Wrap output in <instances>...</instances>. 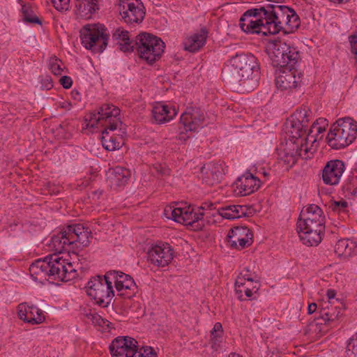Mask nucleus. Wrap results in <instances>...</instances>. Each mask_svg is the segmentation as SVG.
<instances>
[{"label":"nucleus","mask_w":357,"mask_h":357,"mask_svg":"<svg viewBox=\"0 0 357 357\" xmlns=\"http://www.w3.org/2000/svg\"><path fill=\"white\" fill-rule=\"evenodd\" d=\"M259 66L252 54H239L231 57L222 69L225 79L231 82L247 86L258 77Z\"/></svg>","instance_id":"obj_1"},{"label":"nucleus","mask_w":357,"mask_h":357,"mask_svg":"<svg viewBox=\"0 0 357 357\" xmlns=\"http://www.w3.org/2000/svg\"><path fill=\"white\" fill-rule=\"evenodd\" d=\"M92 238L91 231L82 224L68 225L62 231L52 236L50 247L56 254H62L82 246H87Z\"/></svg>","instance_id":"obj_2"},{"label":"nucleus","mask_w":357,"mask_h":357,"mask_svg":"<svg viewBox=\"0 0 357 357\" xmlns=\"http://www.w3.org/2000/svg\"><path fill=\"white\" fill-rule=\"evenodd\" d=\"M357 135V123L351 118L339 119L331 128L326 140L333 149H343L353 142Z\"/></svg>","instance_id":"obj_3"},{"label":"nucleus","mask_w":357,"mask_h":357,"mask_svg":"<svg viewBox=\"0 0 357 357\" xmlns=\"http://www.w3.org/2000/svg\"><path fill=\"white\" fill-rule=\"evenodd\" d=\"M266 52L272 64L280 68L294 67L300 58L296 47L281 40L269 41L266 46Z\"/></svg>","instance_id":"obj_4"},{"label":"nucleus","mask_w":357,"mask_h":357,"mask_svg":"<svg viewBox=\"0 0 357 357\" xmlns=\"http://www.w3.org/2000/svg\"><path fill=\"white\" fill-rule=\"evenodd\" d=\"M135 45L139 57L148 63L159 59L165 48V43L160 38L147 33L138 35Z\"/></svg>","instance_id":"obj_5"},{"label":"nucleus","mask_w":357,"mask_h":357,"mask_svg":"<svg viewBox=\"0 0 357 357\" xmlns=\"http://www.w3.org/2000/svg\"><path fill=\"white\" fill-rule=\"evenodd\" d=\"M112 282L106 278V274L104 278L100 276L92 278L87 283L86 293L91 297L95 303L102 307H107L114 296L112 290Z\"/></svg>","instance_id":"obj_6"},{"label":"nucleus","mask_w":357,"mask_h":357,"mask_svg":"<svg viewBox=\"0 0 357 357\" xmlns=\"http://www.w3.org/2000/svg\"><path fill=\"white\" fill-rule=\"evenodd\" d=\"M80 38L85 48L102 52L107 45L109 35L101 24H86L80 31Z\"/></svg>","instance_id":"obj_7"},{"label":"nucleus","mask_w":357,"mask_h":357,"mask_svg":"<svg viewBox=\"0 0 357 357\" xmlns=\"http://www.w3.org/2000/svg\"><path fill=\"white\" fill-rule=\"evenodd\" d=\"M314 221L300 216L297 220L296 229L299 238L307 246L317 245L321 241L325 229V223Z\"/></svg>","instance_id":"obj_8"},{"label":"nucleus","mask_w":357,"mask_h":357,"mask_svg":"<svg viewBox=\"0 0 357 357\" xmlns=\"http://www.w3.org/2000/svg\"><path fill=\"white\" fill-rule=\"evenodd\" d=\"M266 17L270 34H276L281 29H286L285 23L291 13V8L285 6L268 4L260 10Z\"/></svg>","instance_id":"obj_9"},{"label":"nucleus","mask_w":357,"mask_h":357,"mask_svg":"<svg viewBox=\"0 0 357 357\" xmlns=\"http://www.w3.org/2000/svg\"><path fill=\"white\" fill-rule=\"evenodd\" d=\"M205 121V114L199 108H188L182 114L178 126V139L186 141L188 132H195L202 128Z\"/></svg>","instance_id":"obj_10"},{"label":"nucleus","mask_w":357,"mask_h":357,"mask_svg":"<svg viewBox=\"0 0 357 357\" xmlns=\"http://www.w3.org/2000/svg\"><path fill=\"white\" fill-rule=\"evenodd\" d=\"M260 8H253L247 10L240 19L241 29L248 33H262L264 36L270 34L267 20Z\"/></svg>","instance_id":"obj_11"},{"label":"nucleus","mask_w":357,"mask_h":357,"mask_svg":"<svg viewBox=\"0 0 357 357\" xmlns=\"http://www.w3.org/2000/svg\"><path fill=\"white\" fill-rule=\"evenodd\" d=\"M50 279L60 281H68L76 275V270L68 259L60 257L58 254L50 255L49 259Z\"/></svg>","instance_id":"obj_12"},{"label":"nucleus","mask_w":357,"mask_h":357,"mask_svg":"<svg viewBox=\"0 0 357 357\" xmlns=\"http://www.w3.org/2000/svg\"><path fill=\"white\" fill-rule=\"evenodd\" d=\"M118 10L127 24L139 23L145 15L144 7L140 0H119Z\"/></svg>","instance_id":"obj_13"},{"label":"nucleus","mask_w":357,"mask_h":357,"mask_svg":"<svg viewBox=\"0 0 357 357\" xmlns=\"http://www.w3.org/2000/svg\"><path fill=\"white\" fill-rule=\"evenodd\" d=\"M316 142L317 139H314L312 135L305 139L304 144L303 143L302 139L300 143V146L299 142L297 141L296 144H293L294 146H296V149L294 147L292 149V151L296 150L295 153H285L282 158V160L287 165L291 167L296 162L298 157L305 160L311 158L316 151V146H314Z\"/></svg>","instance_id":"obj_14"},{"label":"nucleus","mask_w":357,"mask_h":357,"mask_svg":"<svg viewBox=\"0 0 357 357\" xmlns=\"http://www.w3.org/2000/svg\"><path fill=\"white\" fill-rule=\"evenodd\" d=\"M138 349L137 340L130 337H117L109 345L114 357H135Z\"/></svg>","instance_id":"obj_15"},{"label":"nucleus","mask_w":357,"mask_h":357,"mask_svg":"<svg viewBox=\"0 0 357 357\" xmlns=\"http://www.w3.org/2000/svg\"><path fill=\"white\" fill-rule=\"evenodd\" d=\"M303 74L291 68H281L275 77V85L281 91L296 89L302 82Z\"/></svg>","instance_id":"obj_16"},{"label":"nucleus","mask_w":357,"mask_h":357,"mask_svg":"<svg viewBox=\"0 0 357 357\" xmlns=\"http://www.w3.org/2000/svg\"><path fill=\"white\" fill-rule=\"evenodd\" d=\"M337 314H319L307 324L305 333L311 338H316L328 331V327L335 325Z\"/></svg>","instance_id":"obj_17"},{"label":"nucleus","mask_w":357,"mask_h":357,"mask_svg":"<svg viewBox=\"0 0 357 357\" xmlns=\"http://www.w3.org/2000/svg\"><path fill=\"white\" fill-rule=\"evenodd\" d=\"M106 278L111 281L114 280L116 289L120 296L130 298L134 295L136 285L130 275L113 271L106 273Z\"/></svg>","instance_id":"obj_18"},{"label":"nucleus","mask_w":357,"mask_h":357,"mask_svg":"<svg viewBox=\"0 0 357 357\" xmlns=\"http://www.w3.org/2000/svg\"><path fill=\"white\" fill-rule=\"evenodd\" d=\"M98 114L102 121V135L107 130H115L121 124L120 120V109L112 104H104L98 108Z\"/></svg>","instance_id":"obj_19"},{"label":"nucleus","mask_w":357,"mask_h":357,"mask_svg":"<svg viewBox=\"0 0 357 357\" xmlns=\"http://www.w3.org/2000/svg\"><path fill=\"white\" fill-rule=\"evenodd\" d=\"M253 234L247 227L238 226L231 229L227 234V243L231 248L242 250L253 242Z\"/></svg>","instance_id":"obj_20"},{"label":"nucleus","mask_w":357,"mask_h":357,"mask_svg":"<svg viewBox=\"0 0 357 357\" xmlns=\"http://www.w3.org/2000/svg\"><path fill=\"white\" fill-rule=\"evenodd\" d=\"M174 252L168 243L152 246L147 252L148 260L158 266H165L173 259Z\"/></svg>","instance_id":"obj_21"},{"label":"nucleus","mask_w":357,"mask_h":357,"mask_svg":"<svg viewBox=\"0 0 357 357\" xmlns=\"http://www.w3.org/2000/svg\"><path fill=\"white\" fill-rule=\"evenodd\" d=\"M344 164L342 160H333L328 162L322 172L324 182L331 185L337 184L344 172Z\"/></svg>","instance_id":"obj_22"},{"label":"nucleus","mask_w":357,"mask_h":357,"mask_svg":"<svg viewBox=\"0 0 357 357\" xmlns=\"http://www.w3.org/2000/svg\"><path fill=\"white\" fill-rule=\"evenodd\" d=\"M236 191L241 196H246L256 191L260 186V181L250 173H245L235 183Z\"/></svg>","instance_id":"obj_23"},{"label":"nucleus","mask_w":357,"mask_h":357,"mask_svg":"<svg viewBox=\"0 0 357 357\" xmlns=\"http://www.w3.org/2000/svg\"><path fill=\"white\" fill-rule=\"evenodd\" d=\"M245 278L237 277L235 282V293L239 300L250 299L259 289V283L245 281Z\"/></svg>","instance_id":"obj_24"},{"label":"nucleus","mask_w":357,"mask_h":357,"mask_svg":"<svg viewBox=\"0 0 357 357\" xmlns=\"http://www.w3.org/2000/svg\"><path fill=\"white\" fill-rule=\"evenodd\" d=\"M50 256L46 257L44 259H38L32 263L29 267L31 276L35 281L43 282L44 280L50 279L49 263Z\"/></svg>","instance_id":"obj_25"},{"label":"nucleus","mask_w":357,"mask_h":357,"mask_svg":"<svg viewBox=\"0 0 357 357\" xmlns=\"http://www.w3.org/2000/svg\"><path fill=\"white\" fill-rule=\"evenodd\" d=\"M222 168L220 165L209 162L200 168L202 178L204 183L208 185H213L219 183L222 176Z\"/></svg>","instance_id":"obj_26"},{"label":"nucleus","mask_w":357,"mask_h":357,"mask_svg":"<svg viewBox=\"0 0 357 357\" xmlns=\"http://www.w3.org/2000/svg\"><path fill=\"white\" fill-rule=\"evenodd\" d=\"M309 112L307 108H300L291 115V128L299 137L302 135L303 131L306 132L308 127Z\"/></svg>","instance_id":"obj_27"},{"label":"nucleus","mask_w":357,"mask_h":357,"mask_svg":"<svg viewBox=\"0 0 357 357\" xmlns=\"http://www.w3.org/2000/svg\"><path fill=\"white\" fill-rule=\"evenodd\" d=\"M191 206H167L165 208V214L169 218H172L174 221L185 225L186 222H189L191 219L189 218L190 215Z\"/></svg>","instance_id":"obj_28"},{"label":"nucleus","mask_w":357,"mask_h":357,"mask_svg":"<svg viewBox=\"0 0 357 357\" xmlns=\"http://www.w3.org/2000/svg\"><path fill=\"white\" fill-rule=\"evenodd\" d=\"M152 113L156 122L163 123L172 119L177 114V110L174 107H169L166 105L157 103L153 106Z\"/></svg>","instance_id":"obj_29"},{"label":"nucleus","mask_w":357,"mask_h":357,"mask_svg":"<svg viewBox=\"0 0 357 357\" xmlns=\"http://www.w3.org/2000/svg\"><path fill=\"white\" fill-rule=\"evenodd\" d=\"M99 0H75V12L82 18L89 19L98 9Z\"/></svg>","instance_id":"obj_30"},{"label":"nucleus","mask_w":357,"mask_h":357,"mask_svg":"<svg viewBox=\"0 0 357 357\" xmlns=\"http://www.w3.org/2000/svg\"><path fill=\"white\" fill-rule=\"evenodd\" d=\"M130 176V170L121 167H116L113 169H110L107 174V178L112 185L118 187L124 186Z\"/></svg>","instance_id":"obj_31"},{"label":"nucleus","mask_w":357,"mask_h":357,"mask_svg":"<svg viewBox=\"0 0 357 357\" xmlns=\"http://www.w3.org/2000/svg\"><path fill=\"white\" fill-rule=\"evenodd\" d=\"M215 214L226 219H235L245 215L246 209L241 205H228L220 208Z\"/></svg>","instance_id":"obj_32"},{"label":"nucleus","mask_w":357,"mask_h":357,"mask_svg":"<svg viewBox=\"0 0 357 357\" xmlns=\"http://www.w3.org/2000/svg\"><path fill=\"white\" fill-rule=\"evenodd\" d=\"M300 217L307 218L310 220L325 223L324 213L320 207L315 204H310L303 207L301 211Z\"/></svg>","instance_id":"obj_33"},{"label":"nucleus","mask_w":357,"mask_h":357,"mask_svg":"<svg viewBox=\"0 0 357 357\" xmlns=\"http://www.w3.org/2000/svg\"><path fill=\"white\" fill-rule=\"evenodd\" d=\"M356 247L354 242L348 239H342L336 243L335 252L340 257L348 258L353 255Z\"/></svg>","instance_id":"obj_34"},{"label":"nucleus","mask_w":357,"mask_h":357,"mask_svg":"<svg viewBox=\"0 0 357 357\" xmlns=\"http://www.w3.org/2000/svg\"><path fill=\"white\" fill-rule=\"evenodd\" d=\"M206 39V32L204 31L194 34L187 40L185 50L192 52L199 50L204 45Z\"/></svg>","instance_id":"obj_35"},{"label":"nucleus","mask_w":357,"mask_h":357,"mask_svg":"<svg viewBox=\"0 0 357 357\" xmlns=\"http://www.w3.org/2000/svg\"><path fill=\"white\" fill-rule=\"evenodd\" d=\"M335 296L336 291L334 289H330L326 291V299L328 305L324 308L330 310H345L347 309L345 303L342 301L337 299Z\"/></svg>","instance_id":"obj_36"},{"label":"nucleus","mask_w":357,"mask_h":357,"mask_svg":"<svg viewBox=\"0 0 357 357\" xmlns=\"http://www.w3.org/2000/svg\"><path fill=\"white\" fill-rule=\"evenodd\" d=\"M87 318L91 319L93 324L102 331H109L113 328L111 321L102 317L100 314H86Z\"/></svg>","instance_id":"obj_37"},{"label":"nucleus","mask_w":357,"mask_h":357,"mask_svg":"<svg viewBox=\"0 0 357 357\" xmlns=\"http://www.w3.org/2000/svg\"><path fill=\"white\" fill-rule=\"evenodd\" d=\"M123 140L120 137H114L108 136V130L107 133L102 135V144L103 147L108 151H115L119 149L122 144Z\"/></svg>","instance_id":"obj_38"},{"label":"nucleus","mask_w":357,"mask_h":357,"mask_svg":"<svg viewBox=\"0 0 357 357\" xmlns=\"http://www.w3.org/2000/svg\"><path fill=\"white\" fill-rule=\"evenodd\" d=\"M19 318L31 325L40 324L45 320L44 314H17Z\"/></svg>","instance_id":"obj_39"},{"label":"nucleus","mask_w":357,"mask_h":357,"mask_svg":"<svg viewBox=\"0 0 357 357\" xmlns=\"http://www.w3.org/2000/svg\"><path fill=\"white\" fill-rule=\"evenodd\" d=\"M100 114H98V112L97 113L96 112H91L89 114L85 117V127L87 128H95L98 126V125L101 127H102V119L100 118Z\"/></svg>","instance_id":"obj_40"},{"label":"nucleus","mask_w":357,"mask_h":357,"mask_svg":"<svg viewBox=\"0 0 357 357\" xmlns=\"http://www.w3.org/2000/svg\"><path fill=\"white\" fill-rule=\"evenodd\" d=\"M323 123L324 124H326V120L324 119H319V120L317 121V123H313L312 126H311V128L310 130V132L308 133L307 138H308L310 136L312 135V136H313V137L314 139H316L317 140L319 139L318 135L319 134L322 133L325 130L324 126H319V123Z\"/></svg>","instance_id":"obj_41"},{"label":"nucleus","mask_w":357,"mask_h":357,"mask_svg":"<svg viewBox=\"0 0 357 357\" xmlns=\"http://www.w3.org/2000/svg\"><path fill=\"white\" fill-rule=\"evenodd\" d=\"M285 23L286 29L292 31L299 26V17L295 13V11L291 8V13Z\"/></svg>","instance_id":"obj_42"},{"label":"nucleus","mask_w":357,"mask_h":357,"mask_svg":"<svg viewBox=\"0 0 357 357\" xmlns=\"http://www.w3.org/2000/svg\"><path fill=\"white\" fill-rule=\"evenodd\" d=\"M347 357H357V333L348 342L346 350Z\"/></svg>","instance_id":"obj_43"},{"label":"nucleus","mask_w":357,"mask_h":357,"mask_svg":"<svg viewBox=\"0 0 357 357\" xmlns=\"http://www.w3.org/2000/svg\"><path fill=\"white\" fill-rule=\"evenodd\" d=\"M113 38L116 40V43H122L128 41L130 39L129 33L121 29H117L113 33Z\"/></svg>","instance_id":"obj_44"},{"label":"nucleus","mask_w":357,"mask_h":357,"mask_svg":"<svg viewBox=\"0 0 357 357\" xmlns=\"http://www.w3.org/2000/svg\"><path fill=\"white\" fill-rule=\"evenodd\" d=\"M61 61L56 58H51L49 61L50 69L56 75L61 74Z\"/></svg>","instance_id":"obj_45"},{"label":"nucleus","mask_w":357,"mask_h":357,"mask_svg":"<svg viewBox=\"0 0 357 357\" xmlns=\"http://www.w3.org/2000/svg\"><path fill=\"white\" fill-rule=\"evenodd\" d=\"M33 311L40 312L36 305L26 302L19 304L17 308V312H32Z\"/></svg>","instance_id":"obj_46"},{"label":"nucleus","mask_w":357,"mask_h":357,"mask_svg":"<svg viewBox=\"0 0 357 357\" xmlns=\"http://www.w3.org/2000/svg\"><path fill=\"white\" fill-rule=\"evenodd\" d=\"M238 277L245 278V281L254 283H259L257 275L255 273H251L249 268H244Z\"/></svg>","instance_id":"obj_47"},{"label":"nucleus","mask_w":357,"mask_h":357,"mask_svg":"<svg viewBox=\"0 0 357 357\" xmlns=\"http://www.w3.org/2000/svg\"><path fill=\"white\" fill-rule=\"evenodd\" d=\"M135 357H158L157 354L152 347H142L137 350Z\"/></svg>","instance_id":"obj_48"},{"label":"nucleus","mask_w":357,"mask_h":357,"mask_svg":"<svg viewBox=\"0 0 357 357\" xmlns=\"http://www.w3.org/2000/svg\"><path fill=\"white\" fill-rule=\"evenodd\" d=\"M209 214H210V213H208V212H206V213H204L202 211L194 212L193 208H191L190 215L189 218H190L192 220H189V222H186L185 225H192L193 223L202 219L204 215H208Z\"/></svg>","instance_id":"obj_49"},{"label":"nucleus","mask_w":357,"mask_h":357,"mask_svg":"<svg viewBox=\"0 0 357 357\" xmlns=\"http://www.w3.org/2000/svg\"><path fill=\"white\" fill-rule=\"evenodd\" d=\"M51 1L59 11L67 10L70 6V0H51Z\"/></svg>","instance_id":"obj_50"},{"label":"nucleus","mask_w":357,"mask_h":357,"mask_svg":"<svg viewBox=\"0 0 357 357\" xmlns=\"http://www.w3.org/2000/svg\"><path fill=\"white\" fill-rule=\"evenodd\" d=\"M223 337L215 338L212 337L210 339V344L211 349L215 353H220L222 349Z\"/></svg>","instance_id":"obj_51"},{"label":"nucleus","mask_w":357,"mask_h":357,"mask_svg":"<svg viewBox=\"0 0 357 357\" xmlns=\"http://www.w3.org/2000/svg\"><path fill=\"white\" fill-rule=\"evenodd\" d=\"M211 338L215 337V338H220L223 337V328L220 322H216L211 331Z\"/></svg>","instance_id":"obj_52"},{"label":"nucleus","mask_w":357,"mask_h":357,"mask_svg":"<svg viewBox=\"0 0 357 357\" xmlns=\"http://www.w3.org/2000/svg\"><path fill=\"white\" fill-rule=\"evenodd\" d=\"M116 45H118V48H119V50L123 52H129L133 51L134 46L136 45L135 42L134 43L131 40L123 42L122 43H116Z\"/></svg>","instance_id":"obj_53"},{"label":"nucleus","mask_w":357,"mask_h":357,"mask_svg":"<svg viewBox=\"0 0 357 357\" xmlns=\"http://www.w3.org/2000/svg\"><path fill=\"white\" fill-rule=\"evenodd\" d=\"M349 38L351 45V52L354 55L355 60L357 62V36L353 35L349 36Z\"/></svg>","instance_id":"obj_54"},{"label":"nucleus","mask_w":357,"mask_h":357,"mask_svg":"<svg viewBox=\"0 0 357 357\" xmlns=\"http://www.w3.org/2000/svg\"><path fill=\"white\" fill-rule=\"evenodd\" d=\"M348 206V204L346 201H340V202H334L331 208L334 211L340 212L341 211H344Z\"/></svg>","instance_id":"obj_55"},{"label":"nucleus","mask_w":357,"mask_h":357,"mask_svg":"<svg viewBox=\"0 0 357 357\" xmlns=\"http://www.w3.org/2000/svg\"><path fill=\"white\" fill-rule=\"evenodd\" d=\"M153 168L156 172L161 175H168L170 172L169 169H168L165 165H162L161 164L155 165Z\"/></svg>","instance_id":"obj_56"},{"label":"nucleus","mask_w":357,"mask_h":357,"mask_svg":"<svg viewBox=\"0 0 357 357\" xmlns=\"http://www.w3.org/2000/svg\"><path fill=\"white\" fill-rule=\"evenodd\" d=\"M60 83L65 89H69L72 86L73 81L70 77L63 76L60 79Z\"/></svg>","instance_id":"obj_57"},{"label":"nucleus","mask_w":357,"mask_h":357,"mask_svg":"<svg viewBox=\"0 0 357 357\" xmlns=\"http://www.w3.org/2000/svg\"><path fill=\"white\" fill-rule=\"evenodd\" d=\"M43 86L44 88L47 90H50L52 88L53 84L50 78L47 77L45 79L43 80L42 82Z\"/></svg>","instance_id":"obj_58"},{"label":"nucleus","mask_w":357,"mask_h":357,"mask_svg":"<svg viewBox=\"0 0 357 357\" xmlns=\"http://www.w3.org/2000/svg\"><path fill=\"white\" fill-rule=\"evenodd\" d=\"M213 206H214V204H212V203H204L202 205V206L199 208V211H200L201 210H203V211H211L213 208H215V207H213Z\"/></svg>","instance_id":"obj_59"},{"label":"nucleus","mask_w":357,"mask_h":357,"mask_svg":"<svg viewBox=\"0 0 357 357\" xmlns=\"http://www.w3.org/2000/svg\"><path fill=\"white\" fill-rule=\"evenodd\" d=\"M317 310V304L314 303H310L307 307V312H314Z\"/></svg>","instance_id":"obj_60"},{"label":"nucleus","mask_w":357,"mask_h":357,"mask_svg":"<svg viewBox=\"0 0 357 357\" xmlns=\"http://www.w3.org/2000/svg\"><path fill=\"white\" fill-rule=\"evenodd\" d=\"M62 107L70 109L71 107V103L68 102H63Z\"/></svg>","instance_id":"obj_61"},{"label":"nucleus","mask_w":357,"mask_h":357,"mask_svg":"<svg viewBox=\"0 0 357 357\" xmlns=\"http://www.w3.org/2000/svg\"><path fill=\"white\" fill-rule=\"evenodd\" d=\"M26 20L30 22H39V20L37 17L27 18Z\"/></svg>","instance_id":"obj_62"},{"label":"nucleus","mask_w":357,"mask_h":357,"mask_svg":"<svg viewBox=\"0 0 357 357\" xmlns=\"http://www.w3.org/2000/svg\"><path fill=\"white\" fill-rule=\"evenodd\" d=\"M80 310H83L85 312H86L87 311L90 312L91 310L89 308V307L88 305H86V306L81 307Z\"/></svg>","instance_id":"obj_63"},{"label":"nucleus","mask_w":357,"mask_h":357,"mask_svg":"<svg viewBox=\"0 0 357 357\" xmlns=\"http://www.w3.org/2000/svg\"><path fill=\"white\" fill-rule=\"evenodd\" d=\"M228 357H243L241 356H240L239 354H236V353H231L230 354Z\"/></svg>","instance_id":"obj_64"}]
</instances>
